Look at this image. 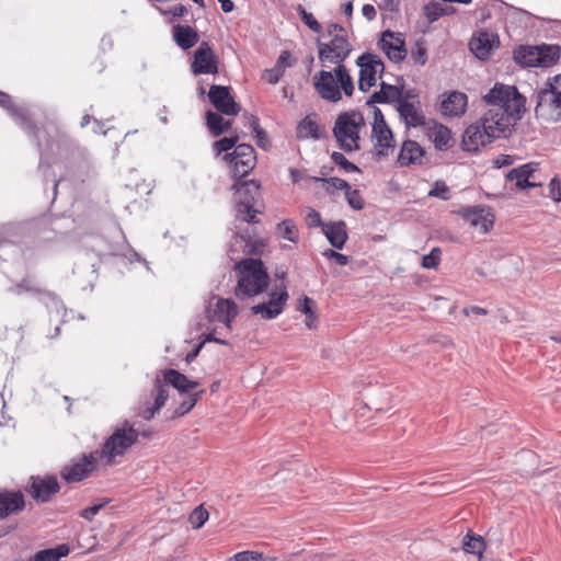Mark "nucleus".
Segmentation results:
<instances>
[{"instance_id":"nucleus-1","label":"nucleus","mask_w":561,"mask_h":561,"mask_svg":"<svg viewBox=\"0 0 561 561\" xmlns=\"http://www.w3.org/2000/svg\"><path fill=\"white\" fill-rule=\"evenodd\" d=\"M483 100L489 105L482 125L494 139L505 137L511 127L520 117L524 107V99L518 94L515 87L495 84Z\"/></svg>"},{"instance_id":"nucleus-2","label":"nucleus","mask_w":561,"mask_h":561,"mask_svg":"<svg viewBox=\"0 0 561 561\" xmlns=\"http://www.w3.org/2000/svg\"><path fill=\"white\" fill-rule=\"evenodd\" d=\"M169 386L183 393L197 388L199 382L190 380L185 375L175 369L164 370L162 380L158 377L154 379L150 398L139 408L138 415L145 420H151L165 404L169 397Z\"/></svg>"},{"instance_id":"nucleus-3","label":"nucleus","mask_w":561,"mask_h":561,"mask_svg":"<svg viewBox=\"0 0 561 561\" xmlns=\"http://www.w3.org/2000/svg\"><path fill=\"white\" fill-rule=\"evenodd\" d=\"M234 271L238 276L234 295L238 298L254 297L268 286L270 277L260 259H243L236 263Z\"/></svg>"},{"instance_id":"nucleus-4","label":"nucleus","mask_w":561,"mask_h":561,"mask_svg":"<svg viewBox=\"0 0 561 561\" xmlns=\"http://www.w3.org/2000/svg\"><path fill=\"white\" fill-rule=\"evenodd\" d=\"M313 88L318 95L328 102L337 103L342 100V92L352 96L354 92L353 79L344 65H339L334 71L321 70L312 78Z\"/></svg>"},{"instance_id":"nucleus-5","label":"nucleus","mask_w":561,"mask_h":561,"mask_svg":"<svg viewBox=\"0 0 561 561\" xmlns=\"http://www.w3.org/2000/svg\"><path fill=\"white\" fill-rule=\"evenodd\" d=\"M365 127L364 116L359 112H344L335 118L333 136L343 151H357L360 149V133Z\"/></svg>"},{"instance_id":"nucleus-6","label":"nucleus","mask_w":561,"mask_h":561,"mask_svg":"<svg viewBox=\"0 0 561 561\" xmlns=\"http://www.w3.org/2000/svg\"><path fill=\"white\" fill-rule=\"evenodd\" d=\"M138 437L139 432L131 423L125 421L105 439L100 458L105 465H114L117 457H123L138 442Z\"/></svg>"},{"instance_id":"nucleus-7","label":"nucleus","mask_w":561,"mask_h":561,"mask_svg":"<svg viewBox=\"0 0 561 561\" xmlns=\"http://www.w3.org/2000/svg\"><path fill=\"white\" fill-rule=\"evenodd\" d=\"M328 34L331 36L330 42L319 43V59L321 62L343 65L352 51L347 31L337 23H331L328 26Z\"/></svg>"},{"instance_id":"nucleus-8","label":"nucleus","mask_w":561,"mask_h":561,"mask_svg":"<svg viewBox=\"0 0 561 561\" xmlns=\"http://www.w3.org/2000/svg\"><path fill=\"white\" fill-rule=\"evenodd\" d=\"M233 188L237 193L236 211L237 217L245 222H257L256 215L260 210L255 209L257 199L261 197V185L257 181H238Z\"/></svg>"},{"instance_id":"nucleus-9","label":"nucleus","mask_w":561,"mask_h":561,"mask_svg":"<svg viewBox=\"0 0 561 561\" xmlns=\"http://www.w3.org/2000/svg\"><path fill=\"white\" fill-rule=\"evenodd\" d=\"M535 113L547 121H561V75L547 82V88L537 93Z\"/></svg>"},{"instance_id":"nucleus-10","label":"nucleus","mask_w":561,"mask_h":561,"mask_svg":"<svg viewBox=\"0 0 561 561\" xmlns=\"http://www.w3.org/2000/svg\"><path fill=\"white\" fill-rule=\"evenodd\" d=\"M558 45L520 46L514 50V60L524 67H551L560 58Z\"/></svg>"},{"instance_id":"nucleus-11","label":"nucleus","mask_w":561,"mask_h":561,"mask_svg":"<svg viewBox=\"0 0 561 561\" xmlns=\"http://www.w3.org/2000/svg\"><path fill=\"white\" fill-rule=\"evenodd\" d=\"M222 160L230 165L234 178L242 179L255 168L256 153L251 145L239 144L232 152L224 154Z\"/></svg>"},{"instance_id":"nucleus-12","label":"nucleus","mask_w":561,"mask_h":561,"mask_svg":"<svg viewBox=\"0 0 561 561\" xmlns=\"http://www.w3.org/2000/svg\"><path fill=\"white\" fill-rule=\"evenodd\" d=\"M356 64L359 67L358 88L360 91L367 92L381 77L385 65L379 57L370 53L359 56Z\"/></svg>"},{"instance_id":"nucleus-13","label":"nucleus","mask_w":561,"mask_h":561,"mask_svg":"<svg viewBox=\"0 0 561 561\" xmlns=\"http://www.w3.org/2000/svg\"><path fill=\"white\" fill-rule=\"evenodd\" d=\"M25 491L36 502L47 503L60 491V485L55 476H32Z\"/></svg>"},{"instance_id":"nucleus-14","label":"nucleus","mask_w":561,"mask_h":561,"mask_svg":"<svg viewBox=\"0 0 561 561\" xmlns=\"http://www.w3.org/2000/svg\"><path fill=\"white\" fill-rule=\"evenodd\" d=\"M373 139L378 156H388L393 149V135L387 125L381 111L376 107L374 111Z\"/></svg>"},{"instance_id":"nucleus-15","label":"nucleus","mask_w":561,"mask_h":561,"mask_svg":"<svg viewBox=\"0 0 561 561\" xmlns=\"http://www.w3.org/2000/svg\"><path fill=\"white\" fill-rule=\"evenodd\" d=\"M219 60L208 42H202L194 53L191 65L194 75L218 73Z\"/></svg>"},{"instance_id":"nucleus-16","label":"nucleus","mask_w":561,"mask_h":561,"mask_svg":"<svg viewBox=\"0 0 561 561\" xmlns=\"http://www.w3.org/2000/svg\"><path fill=\"white\" fill-rule=\"evenodd\" d=\"M208 99L222 115L236 116L240 113V105L231 95L229 87L213 84L208 91Z\"/></svg>"},{"instance_id":"nucleus-17","label":"nucleus","mask_w":561,"mask_h":561,"mask_svg":"<svg viewBox=\"0 0 561 561\" xmlns=\"http://www.w3.org/2000/svg\"><path fill=\"white\" fill-rule=\"evenodd\" d=\"M98 468V460L93 454L83 455L77 461L65 466L60 476L67 482H79L88 478Z\"/></svg>"},{"instance_id":"nucleus-18","label":"nucleus","mask_w":561,"mask_h":561,"mask_svg":"<svg viewBox=\"0 0 561 561\" xmlns=\"http://www.w3.org/2000/svg\"><path fill=\"white\" fill-rule=\"evenodd\" d=\"M398 112L408 127H419L424 125V115L421 110V103L416 95L407 92L398 103Z\"/></svg>"},{"instance_id":"nucleus-19","label":"nucleus","mask_w":561,"mask_h":561,"mask_svg":"<svg viewBox=\"0 0 561 561\" xmlns=\"http://www.w3.org/2000/svg\"><path fill=\"white\" fill-rule=\"evenodd\" d=\"M379 47L393 62H401L408 55L404 37L401 33L385 31L379 41Z\"/></svg>"},{"instance_id":"nucleus-20","label":"nucleus","mask_w":561,"mask_h":561,"mask_svg":"<svg viewBox=\"0 0 561 561\" xmlns=\"http://www.w3.org/2000/svg\"><path fill=\"white\" fill-rule=\"evenodd\" d=\"M288 299V293L283 285L278 290L271 293L270 300L252 307L254 314H262L264 319H273L277 317L284 309Z\"/></svg>"},{"instance_id":"nucleus-21","label":"nucleus","mask_w":561,"mask_h":561,"mask_svg":"<svg viewBox=\"0 0 561 561\" xmlns=\"http://www.w3.org/2000/svg\"><path fill=\"white\" fill-rule=\"evenodd\" d=\"M494 138L482 125L481 121L471 124L462 137V146L467 151H477L480 147L490 144Z\"/></svg>"},{"instance_id":"nucleus-22","label":"nucleus","mask_w":561,"mask_h":561,"mask_svg":"<svg viewBox=\"0 0 561 561\" xmlns=\"http://www.w3.org/2000/svg\"><path fill=\"white\" fill-rule=\"evenodd\" d=\"M26 506L25 496L21 491H1L0 492V519H5L12 515H18Z\"/></svg>"},{"instance_id":"nucleus-23","label":"nucleus","mask_w":561,"mask_h":561,"mask_svg":"<svg viewBox=\"0 0 561 561\" xmlns=\"http://www.w3.org/2000/svg\"><path fill=\"white\" fill-rule=\"evenodd\" d=\"M238 314V306L231 299L219 298L215 309H207L206 317L209 322H222L228 329Z\"/></svg>"},{"instance_id":"nucleus-24","label":"nucleus","mask_w":561,"mask_h":561,"mask_svg":"<svg viewBox=\"0 0 561 561\" xmlns=\"http://www.w3.org/2000/svg\"><path fill=\"white\" fill-rule=\"evenodd\" d=\"M0 106H2L5 110L12 111L13 115L19 121L20 125L30 134L32 135L38 146H41V128L34 124L20 108L14 107V103L12 101V98L0 91Z\"/></svg>"},{"instance_id":"nucleus-25","label":"nucleus","mask_w":561,"mask_h":561,"mask_svg":"<svg viewBox=\"0 0 561 561\" xmlns=\"http://www.w3.org/2000/svg\"><path fill=\"white\" fill-rule=\"evenodd\" d=\"M463 219L482 233L489 232L494 224V216L480 206L465 210Z\"/></svg>"},{"instance_id":"nucleus-26","label":"nucleus","mask_w":561,"mask_h":561,"mask_svg":"<svg viewBox=\"0 0 561 561\" xmlns=\"http://www.w3.org/2000/svg\"><path fill=\"white\" fill-rule=\"evenodd\" d=\"M496 37L493 34L481 32L471 38L469 47L479 59L485 60L496 47Z\"/></svg>"},{"instance_id":"nucleus-27","label":"nucleus","mask_w":561,"mask_h":561,"mask_svg":"<svg viewBox=\"0 0 561 561\" xmlns=\"http://www.w3.org/2000/svg\"><path fill=\"white\" fill-rule=\"evenodd\" d=\"M427 136L434 147L442 151L448 150L455 142L450 129L439 123H433L428 126Z\"/></svg>"},{"instance_id":"nucleus-28","label":"nucleus","mask_w":561,"mask_h":561,"mask_svg":"<svg viewBox=\"0 0 561 561\" xmlns=\"http://www.w3.org/2000/svg\"><path fill=\"white\" fill-rule=\"evenodd\" d=\"M424 149L414 140H405L400 149L398 163L401 167L421 164L424 158Z\"/></svg>"},{"instance_id":"nucleus-29","label":"nucleus","mask_w":561,"mask_h":561,"mask_svg":"<svg viewBox=\"0 0 561 561\" xmlns=\"http://www.w3.org/2000/svg\"><path fill=\"white\" fill-rule=\"evenodd\" d=\"M467 108V95L453 91L442 100V113L446 116H460Z\"/></svg>"},{"instance_id":"nucleus-30","label":"nucleus","mask_w":561,"mask_h":561,"mask_svg":"<svg viewBox=\"0 0 561 561\" xmlns=\"http://www.w3.org/2000/svg\"><path fill=\"white\" fill-rule=\"evenodd\" d=\"M322 232L328 241L335 249H342L347 241L346 224L342 220L334 222H327L322 226Z\"/></svg>"},{"instance_id":"nucleus-31","label":"nucleus","mask_w":561,"mask_h":561,"mask_svg":"<svg viewBox=\"0 0 561 561\" xmlns=\"http://www.w3.org/2000/svg\"><path fill=\"white\" fill-rule=\"evenodd\" d=\"M536 165L535 163H526L519 168L512 169L507 174V179L515 181L518 188L534 187L537 185L536 182L531 181Z\"/></svg>"},{"instance_id":"nucleus-32","label":"nucleus","mask_w":561,"mask_h":561,"mask_svg":"<svg viewBox=\"0 0 561 561\" xmlns=\"http://www.w3.org/2000/svg\"><path fill=\"white\" fill-rule=\"evenodd\" d=\"M173 38L182 49H190L198 42L199 35L190 25L178 24L173 27Z\"/></svg>"},{"instance_id":"nucleus-33","label":"nucleus","mask_w":561,"mask_h":561,"mask_svg":"<svg viewBox=\"0 0 561 561\" xmlns=\"http://www.w3.org/2000/svg\"><path fill=\"white\" fill-rule=\"evenodd\" d=\"M403 96H404V94L402 93L401 89H399L396 85H391V84H387V83L382 82L380 85V90L374 92L370 95V102H373V103H386V102L399 103Z\"/></svg>"},{"instance_id":"nucleus-34","label":"nucleus","mask_w":561,"mask_h":561,"mask_svg":"<svg viewBox=\"0 0 561 561\" xmlns=\"http://www.w3.org/2000/svg\"><path fill=\"white\" fill-rule=\"evenodd\" d=\"M206 125L214 137H218L231 128V121L225 119L219 112L206 113Z\"/></svg>"},{"instance_id":"nucleus-35","label":"nucleus","mask_w":561,"mask_h":561,"mask_svg":"<svg viewBox=\"0 0 561 561\" xmlns=\"http://www.w3.org/2000/svg\"><path fill=\"white\" fill-rule=\"evenodd\" d=\"M297 137L300 139H319L320 126L316 115H307L297 126Z\"/></svg>"},{"instance_id":"nucleus-36","label":"nucleus","mask_w":561,"mask_h":561,"mask_svg":"<svg viewBox=\"0 0 561 561\" xmlns=\"http://www.w3.org/2000/svg\"><path fill=\"white\" fill-rule=\"evenodd\" d=\"M69 552V546L61 543L55 548L44 549L36 552L27 561H59L61 558L67 557Z\"/></svg>"},{"instance_id":"nucleus-37","label":"nucleus","mask_w":561,"mask_h":561,"mask_svg":"<svg viewBox=\"0 0 561 561\" xmlns=\"http://www.w3.org/2000/svg\"><path fill=\"white\" fill-rule=\"evenodd\" d=\"M485 548L486 545L482 536L476 535L471 530L467 533L462 541L465 552L476 554L481 559Z\"/></svg>"},{"instance_id":"nucleus-38","label":"nucleus","mask_w":561,"mask_h":561,"mask_svg":"<svg viewBox=\"0 0 561 561\" xmlns=\"http://www.w3.org/2000/svg\"><path fill=\"white\" fill-rule=\"evenodd\" d=\"M276 234L287 241L297 243L299 241L298 228L293 219H284L276 225Z\"/></svg>"},{"instance_id":"nucleus-39","label":"nucleus","mask_w":561,"mask_h":561,"mask_svg":"<svg viewBox=\"0 0 561 561\" xmlns=\"http://www.w3.org/2000/svg\"><path fill=\"white\" fill-rule=\"evenodd\" d=\"M268 248V241L264 238H249L244 243V252L250 255L261 256Z\"/></svg>"},{"instance_id":"nucleus-40","label":"nucleus","mask_w":561,"mask_h":561,"mask_svg":"<svg viewBox=\"0 0 561 561\" xmlns=\"http://www.w3.org/2000/svg\"><path fill=\"white\" fill-rule=\"evenodd\" d=\"M239 140V136L224 137L219 140H216L211 145L213 152L216 157L221 156L224 152L230 153L229 150L234 149Z\"/></svg>"},{"instance_id":"nucleus-41","label":"nucleus","mask_w":561,"mask_h":561,"mask_svg":"<svg viewBox=\"0 0 561 561\" xmlns=\"http://www.w3.org/2000/svg\"><path fill=\"white\" fill-rule=\"evenodd\" d=\"M411 59L414 64L424 66L427 61V48L423 38L415 42L411 48Z\"/></svg>"},{"instance_id":"nucleus-42","label":"nucleus","mask_w":561,"mask_h":561,"mask_svg":"<svg viewBox=\"0 0 561 561\" xmlns=\"http://www.w3.org/2000/svg\"><path fill=\"white\" fill-rule=\"evenodd\" d=\"M208 517H209L208 511L203 505H198L191 513V515L188 517V522L191 523V525L194 529H199L208 520Z\"/></svg>"},{"instance_id":"nucleus-43","label":"nucleus","mask_w":561,"mask_h":561,"mask_svg":"<svg viewBox=\"0 0 561 561\" xmlns=\"http://www.w3.org/2000/svg\"><path fill=\"white\" fill-rule=\"evenodd\" d=\"M309 179L314 182H324L328 185V187L325 188L328 193L332 192L330 187L344 192L348 191L351 187V185L345 180L340 178L323 179L318 176H310Z\"/></svg>"},{"instance_id":"nucleus-44","label":"nucleus","mask_w":561,"mask_h":561,"mask_svg":"<svg viewBox=\"0 0 561 561\" xmlns=\"http://www.w3.org/2000/svg\"><path fill=\"white\" fill-rule=\"evenodd\" d=\"M230 560L233 561H276V557L264 558L262 552L244 550L237 552Z\"/></svg>"},{"instance_id":"nucleus-45","label":"nucleus","mask_w":561,"mask_h":561,"mask_svg":"<svg viewBox=\"0 0 561 561\" xmlns=\"http://www.w3.org/2000/svg\"><path fill=\"white\" fill-rule=\"evenodd\" d=\"M422 12L428 23H434L442 18V3L438 1L428 2L423 7Z\"/></svg>"},{"instance_id":"nucleus-46","label":"nucleus","mask_w":561,"mask_h":561,"mask_svg":"<svg viewBox=\"0 0 561 561\" xmlns=\"http://www.w3.org/2000/svg\"><path fill=\"white\" fill-rule=\"evenodd\" d=\"M203 393L204 390L190 394L188 398L178 407V409L175 410V415L182 416L188 413L196 405Z\"/></svg>"},{"instance_id":"nucleus-47","label":"nucleus","mask_w":561,"mask_h":561,"mask_svg":"<svg viewBox=\"0 0 561 561\" xmlns=\"http://www.w3.org/2000/svg\"><path fill=\"white\" fill-rule=\"evenodd\" d=\"M331 159L336 165H339L345 172H359V168L353 162L348 161L346 157L341 152L334 151L331 154Z\"/></svg>"},{"instance_id":"nucleus-48","label":"nucleus","mask_w":561,"mask_h":561,"mask_svg":"<svg viewBox=\"0 0 561 561\" xmlns=\"http://www.w3.org/2000/svg\"><path fill=\"white\" fill-rule=\"evenodd\" d=\"M305 222L308 228H322V226L325 225L322 222L320 213L312 207L306 208Z\"/></svg>"},{"instance_id":"nucleus-49","label":"nucleus","mask_w":561,"mask_h":561,"mask_svg":"<svg viewBox=\"0 0 561 561\" xmlns=\"http://www.w3.org/2000/svg\"><path fill=\"white\" fill-rule=\"evenodd\" d=\"M442 251L438 248H433L430 254H426L422 259V266L424 268H435L440 262Z\"/></svg>"},{"instance_id":"nucleus-50","label":"nucleus","mask_w":561,"mask_h":561,"mask_svg":"<svg viewBox=\"0 0 561 561\" xmlns=\"http://www.w3.org/2000/svg\"><path fill=\"white\" fill-rule=\"evenodd\" d=\"M345 198L348 205L356 210H362L365 206L359 192L357 190H352V187L345 192Z\"/></svg>"},{"instance_id":"nucleus-51","label":"nucleus","mask_w":561,"mask_h":561,"mask_svg":"<svg viewBox=\"0 0 561 561\" xmlns=\"http://www.w3.org/2000/svg\"><path fill=\"white\" fill-rule=\"evenodd\" d=\"M295 64L296 60L293 59L291 53L286 49L278 56L275 67L285 73L286 68L293 67Z\"/></svg>"},{"instance_id":"nucleus-52","label":"nucleus","mask_w":561,"mask_h":561,"mask_svg":"<svg viewBox=\"0 0 561 561\" xmlns=\"http://www.w3.org/2000/svg\"><path fill=\"white\" fill-rule=\"evenodd\" d=\"M317 302L308 296H302L297 304L296 310L306 314L317 310Z\"/></svg>"},{"instance_id":"nucleus-53","label":"nucleus","mask_w":561,"mask_h":561,"mask_svg":"<svg viewBox=\"0 0 561 561\" xmlns=\"http://www.w3.org/2000/svg\"><path fill=\"white\" fill-rule=\"evenodd\" d=\"M156 9L162 14V15H171L172 18H181L186 12L187 9L185 5L179 3L170 9H163L162 7L156 5Z\"/></svg>"},{"instance_id":"nucleus-54","label":"nucleus","mask_w":561,"mask_h":561,"mask_svg":"<svg viewBox=\"0 0 561 561\" xmlns=\"http://www.w3.org/2000/svg\"><path fill=\"white\" fill-rule=\"evenodd\" d=\"M283 76L284 73L275 66L271 69H265L262 72V79L270 84H276Z\"/></svg>"},{"instance_id":"nucleus-55","label":"nucleus","mask_w":561,"mask_h":561,"mask_svg":"<svg viewBox=\"0 0 561 561\" xmlns=\"http://www.w3.org/2000/svg\"><path fill=\"white\" fill-rule=\"evenodd\" d=\"M301 19L308 25V27L314 33H320L322 31L321 24L316 20V18L311 13L301 10Z\"/></svg>"},{"instance_id":"nucleus-56","label":"nucleus","mask_w":561,"mask_h":561,"mask_svg":"<svg viewBox=\"0 0 561 561\" xmlns=\"http://www.w3.org/2000/svg\"><path fill=\"white\" fill-rule=\"evenodd\" d=\"M323 256H325L329 260H334L341 266H344L348 263V256L331 249L325 250L323 252Z\"/></svg>"},{"instance_id":"nucleus-57","label":"nucleus","mask_w":561,"mask_h":561,"mask_svg":"<svg viewBox=\"0 0 561 561\" xmlns=\"http://www.w3.org/2000/svg\"><path fill=\"white\" fill-rule=\"evenodd\" d=\"M449 194V190L445 183L436 182L435 186L430 191V196L440 197L443 199H447Z\"/></svg>"},{"instance_id":"nucleus-58","label":"nucleus","mask_w":561,"mask_h":561,"mask_svg":"<svg viewBox=\"0 0 561 561\" xmlns=\"http://www.w3.org/2000/svg\"><path fill=\"white\" fill-rule=\"evenodd\" d=\"M105 504L106 502L85 507L81 511L80 516L87 520H92Z\"/></svg>"},{"instance_id":"nucleus-59","label":"nucleus","mask_w":561,"mask_h":561,"mask_svg":"<svg viewBox=\"0 0 561 561\" xmlns=\"http://www.w3.org/2000/svg\"><path fill=\"white\" fill-rule=\"evenodd\" d=\"M255 141L256 145L264 150H267L271 147L268 136L263 128L255 133Z\"/></svg>"},{"instance_id":"nucleus-60","label":"nucleus","mask_w":561,"mask_h":561,"mask_svg":"<svg viewBox=\"0 0 561 561\" xmlns=\"http://www.w3.org/2000/svg\"><path fill=\"white\" fill-rule=\"evenodd\" d=\"M400 5V0H382L378 3L380 10L394 12L398 11Z\"/></svg>"},{"instance_id":"nucleus-61","label":"nucleus","mask_w":561,"mask_h":561,"mask_svg":"<svg viewBox=\"0 0 561 561\" xmlns=\"http://www.w3.org/2000/svg\"><path fill=\"white\" fill-rule=\"evenodd\" d=\"M305 324L309 330H314L318 328V313L317 310L311 311L310 313H306Z\"/></svg>"},{"instance_id":"nucleus-62","label":"nucleus","mask_w":561,"mask_h":561,"mask_svg":"<svg viewBox=\"0 0 561 561\" xmlns=\"http://www.w3.org/2000/svg\"><path fill=\"white\" fill-rule=\"evenodd\" d=\"M513 163H514V158L510 154H501L494 160V165L496 168L511 165Z\"/></svg>"},{"instance_id":"nucleus-63","label":"nucleus","mask_w":561,"mask_h":561,"mask_svg":"<svg viewBox=\"0 0 561 561\" xmlns=\"http://www.w3.org/2000/svg\"><path fill=\"white\" fill-rule=\"evenodd\" d=\"M550 194L554 201H561L560 182L552 179L550 182Z\"/></svg>"},{"instance_id":"nucleus-64","label":"nucleus","mask_w":561,"mask_h":561,"mask_svg":"<svg viewBox=\"0 0 561 561\" xmlns=\"http://www.w3.org/2000/svg\"><path fill=\"white\" fill-rule=\"evenodd\" d=\"M363 15L368 20L373 21L376 18V9L373 4H364L362 8Z\"/></svg>"}]
</instances>
